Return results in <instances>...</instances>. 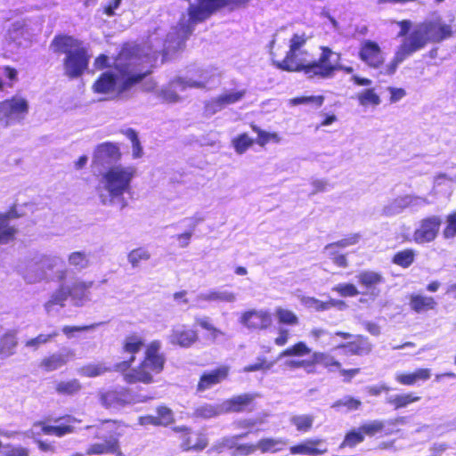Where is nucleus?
<instances>
[{
	"mask_svg": "<svg viewBox=\"0 0 456 456\" xmlns=\"http://www.w3.org/2000/svg\"><path fill=\"white\" fill-rule=\"evenodd\" d=\"M420 400V396L416 395L414 393H407L402 395H395L387 400V403L395 409L399 410L405 408L408 405L417 403Z\"/></svg>",
	"mask_w": 456,
	"mask_h": 456,
	"instance_id": "nucleus-37",
	"label": "nucleus"
},
{
	"mask_svg": "<svg viewBox=\"0 0 456 456\" xmlns=\"http://www.w3.org/2000/svg\"><path fill=\"white\" fill-rule=\"evenodd\" d=\"M249 126L255 133H256V143L260 146H265L270 142H279L281 141L280 136L276 133L264 131L254 123H250Z\"/></svg>",
	"mask_w": 456,
	"mask_h": 456,
	"instance_id": "nucleus-41",
	"label": "nucleus"
},
{
	"mask_svg": "<svg viewBox=\"0 0 456 456\" xmlns=\"http://www.w3.org/2000/svg\"><path fill=\"white\" fill-rule=\"evenodd\" d=\"M358 101L362 105L377 106L380 103L379 96L375 93L373 88L364 90L358 94Z\"/></svg>",
	"mask_w": 456,
	"mask_h": 456,
	"instance_id": "nucleus-50",
	"label": "nucleus"
},
{
	"mask_svg": "<svg viewBox=\"0 0 456 456\" xmlns=\"http://www.w3.org/2000/svg\"><path fill=\"white\" fill-rule=\"evenodd\" d=\"M4 456H30V451L21 445L7 444Z\"/></svg>",
	"mask_w": 456,
	"mask_h": 456,
	"instance_id": "nucleus-60",
	"label": "nucleus"
},
{
	"mask_svg": "<svg viewBox=\"0 0 456 456\" xmlns=\"http://www.w3.org/2000/svg\"><path fill=\"white\" fill-rule=\"evenodd\" d=\"M21 216L22 215L18 212L16 205H12L6 212L0 213V220L7 223H9L11 219H17Z\"/></svg>",
	"mask_w": 456,
	"mask_h": 456,
	"instance_id": "nucleus-64",
	"label": "nucleus"
},
{
	"mask_svg": "<svg viewBox=\"0 0 456 456\" xmlns=\"http://www.w3.org/2000/svg\"><path fill=\"white\" fill-rule=\"evenodd\" d=\"M136 175V168L133 166L121 165L108 168L102 175L104 188L111 199H119L131 191V183Z\"/></svg>",
	"mask_w": 456,
	"mask_h": 456,
	"instance_id": "nucleus-7",
	"label": "nucleus"
},
{
	"mask_svg": "<svg viewBox=\"0 0 456 456\" xmlns=\"http://www.w3.org/2000/svg\"><path fill=\"white\" fill-rule=\"evenodd\" d=\"M28 112V104L24 98L12 96L0 102V123L4 126L20 122Z\"/></svg>",
	"mask_w": 456,
	"mask_h": 456,
	"instance_id": "nucleus-8",
	"label": "nucleus"
},
{
	"mask_svg": "<svg viewBox=\"0 0 456 456\" xmlns=\"http://www.w3.org/2000/svg\"><path fill=\"white\" fill-rule=\"evenodd\" d=\"M277 322L281 326L294 327L299 324V317L290 309L277 306L274 310Z\"/></svg>",
	"mask_w": 456,
	"mask_h": 456,
	"instance_id": "nucleus-36",
	"label": "nucleus"
},
{
	"mask_svg": "<svg viewBox=\"0 0 456 456\" xmlns=\"http://www.w3.org/2000/svg\"><path fill=\"white\" fill-rule=\"evenodd\" d=\"M431 378V370L428 368H417L413 371L398 372L395 376V381L406 387H413L420 382H426Z\"/></svg>",
	"mask_w": 456,
	"mask_h": 456,
	"instance_id": "nucleus-21",
	"label": "nucleus"
},
{
	"mask_svg": "<svg viewBox=\"0 0 456 456\" xmlns=\"http://www.w3.org/2000/svg\"><path fill=\"white\" fill-rule=\"evenodd\" d=\"M279 358H290L284 362L289 370H304L307 374L318 372L321 365L328 371H338L344 382L349 383L361 373V368L345 369L341 362L328 352L313 351L305 341H297L283 349Z\"/></svg>",
	"mask_w": 456,
	"mask_h": 456,
	"instance_id": "nucleus-3",
	"label": "nucleus"
},
{
	"mask_svg": "<svg viewBox=\"0 0 456 456\" xmlns=\"http://www.w3.org/2000/svg\"><path fill=\"white\" fill-rule=\"evenodd\" d=\"M132 142L134 159L141 158L142 155V148L136 131L133 128H127L122 132Z\"/></svg>",
	"mask_w": 456,
	"mask_h": 456,
	"instance_id": "nucleus-49",
	"label": "nucleus"
},
{
	"mask_svg": "<svg viewBox=\"0 0 456 456\" xmlns=\"http://www.w3.org/2000/svg\"><path fill=\"white\" fill-rule=\"evenodd\" d=\"M70 297L69 288L61 286L51 297L50 303L52 305H59L63 306L64 301Z\"/></svg>",
	"mask_w": 456,
	"mask_h": 456,
	"instance_id": "nucleus-57",
	"label": "nucleus"
},
{
	"mask_svg": "<svg viewBox=\"0 0 456 456\" xmlns=\"http://www.w3.org/2000/svg\"><path fill=\"white\" fill-rule=\"evenodd\" d=\"M195 322L200 328L209 332V338L212 340H216L218 337L224 335L223 331L215 327L208 317L196 318Z\"/></svg>",
	"mask_w": 456,
	"mask_h": 456,
	"instance_id": "nucleus-51",
	"label": "nucleus"
},
{
	"mask_svg": "<svg viewBox=\"0 0 456 456\" xmlns=\"http://www.w3.org/2000/svg\"><path fill=\"white\" fill-rule=\"evenodd\" d=\"M314 417L311 414L295 415L290 418V423L301 433L309 432L314 426Z\"/></svg>",
	"mask_w": 456,
	"mask_h": 456,
	"instance_id": "nucleus-39",
	"label": "nucleus"
},
{
	"mask_svg": "<svg viewBox=\"0 0 456 456\" xmlns=\"http://www.w3.org/2000/svg\"><path fill=\"white\" fill-rule=\"evenodd\" d=\"M161 342L152 340L146 346L139 363L128 370L119 372L123 380L128 384L149 385L155 381V376L159 375L165 369L167 358L161 352Z\"/></svg>",
	"mask_w": 456,
	"mask_h": 456,
	"instance_id": "nucleus-6",
	"label": "nucleus"
},
{
	"mask_svg": "<svg viewBox=\"0 0 456 456\" xmlns=\"http://www.w3.org/2000/svg\"><path fill=\"white\" fill-rule=\"evenodd\" d=\"M287 441L282 438L263 437L256 443V451L261 453H277L282 451Z\"/></svg>",
	"mask_w": 456,
	"mask_h": 456,
	"instance_id": "nucleus-29",
	"label": "nucleus"
},
{
	"mask_svg": "<svg viewBox=\"0 0 456 456\" xmlns=\"http://www.w3.org/2000/svg\"><path fill=\"white\" fill-rule=\"evenodd\" d=\"M340 59L341 53H334L332 49L328 46L318 79L331 78L337 71L352 74L354 72L353 67L342 65L339 62Z\"/></svg>",
	"mask_w": 456,
	"mask_h": 456,
	"instance_id": "nucleus-17",
	"label": "nucleus"
},
{
	"mask_svg": "<svg viewBox=\"0 0 456 456\" xmlns=\"http://www.w3.org/2000/svg\"><path fill=\"white\" fill-rule=\"evenodd\" d=\"M112 368L103 362H88L77 369V373L82 378L94 379L109 373Z\"/></svg>",
	"mask_w": 456,
	"mask_h": 456,
	"instance_id": "nucleus-28",
	"label": "nucleus"
},
{
	"mask_svg": "<svg viewBox=\"0 0 456 456\" xmlns=\"http://www.w3.org/2000/svg\"><path fill=\"white\" fill-rule=\"evenodd\" d=\"M358 57L365 65L373 69L382 68L385 63V56L380 45L370 39L361 42Z\"/></svg>",
	"mask_w": 456,
	"mask_h": 456,
	"instance_id": "nucleus-14",
	"label": "nucleus"
},
{
	"mask_svg": "<svg viewBox=\"0 0 456 456\" xmlns=\"http://www.w3.org/2000/svg\"><path fill=\"white\" fill-rule=\"evenodd\" d=\"M203 299L207 301L232 302L235 296L232 292L210 291L203 296Z\"/></svg>",
	"mask_w": 456,
	"mask_h": 456,
	"instance_id": "nucleus-56",
	"label": "nucleus"
},
{
	"mask_svg": "<svg viewBox=\"0 0 456 456\" xmlns=\"http://www.w3.org/2000/svg\"><path fill=\"white\" fill-rule=\"evenodd\" d=\"M139 47L129 43L123 44L120 51L114 58V69L102 72L92 85V90L96 94L105 96V100H116L132 87L141 84L152 73L151 69L135 70L129 63L119 61H129L138 53Z\"/></svg>",
	"mask_w": 456,
	"mask_h": 456,
	"instance_id": "nucleus-2",
	"label": "nucleus"
},
{
	"mask_svg": "<svg viewBox=\"0 0 456 456\" xmlns=\"http://www.w3.org/2000/svg\"><path fill=\"white\" fill-rule=\"evenodd\" d=\"M240 322L251 330H265L273 324V317L266 310H248L242 313Z\"/></svg>",
	"mask_w": 456,
	"mask_h": 456,
	"instance_id": "nucleus-16",
	"label": "nucleus"
},
{
	"mask_svg": "<svg viewBox=\"0 0 456 456\" xmlns=\"http://www.w3.org/2000/svg\"><path fill=\"white\" fill-rule=\"evenodd\" d=\"M18 346L16 332L8 330L0 336V357L6 358L15 354Z\"/></svg>",
	"mask_w": 456,
	"mask_h": 456,
	"instance_id": "nucleus-31",
	"label": "nucleus"
},
{
	"mask_svg": "<svg viewBox=\"0 0 456 456\" xmlns=\"http://www.w3.org/2000/svg\"><path fill=\"white\" fill-rule=\"evenodd\" d=\"M341 297H356L359 290L353 283H338L332 288Z\"/></svg>",
	"mask_w": 456,
	"mask_h": 456,
	"instance_id": "nucleus-54",
	"label": "nucleus"
},
{
	"mask_svg": "<svg viewBox=\"0 0 456 456\" xmlns=\"http://www.w3.org/2000/svg\"><path fill=\"white\" fill-rule=\"evenodd\" d=\"M273 362L268 361L265 357L257 358L256 362L245 366L244 370L253 372L258 370H268L273 366Z\"/></svg>",
	"mask_w": 456,
	"mask_h": 456,
	"instance_id": "nucleus-55",
	"label": "nucleus"
},
{
	"mask_svg": "<svg viewBox=\"0 0 456 456\" xmlns=\"http://www.w3.org/2000/svg\"><path fill=\"white\" fill-rule=\"evenodd\" d=\"M359 240V235L358 234H353L349 237L344 238L340 240L330 243L326 246L327 248H333V247H339V248H345L351 245H354Z\"/></svg>",
	"mask_w": 456,
	"mask_h": 456,
	"instance_id": "nucleus-62",
	"label": "nucleus"
},
{
	"mask_svg": "<svg viewBox=\"0 0 456 456\" xmlns=\"http://www.w3.org/2000/svg\"><path fill=\"white\" fill-rule=\"evenodd\" d=\"M58 336V331H53L49 334H38L37 337L28 339L25 342V346L37 350L41 345L52 341Z\"/></svg>",
	"mask_w": 456,
	"mask_h": 456,
	"instance_id": "nucleus-46",
	"label": "nucleus"
},
{
	"mask_svg": "<svg viewBox=\"0 0 456 456\" xmlns=\"http://www.w3.org/2000/svg\"><path fill=\"white\" fill-rule=\"evenodd\" d=\"M145 399H135L128 388L108 389L99 392L98 401L107 410L125 407L127 404L136 402H143Z\"/></svg>",
	"mask_w": 456,
	"mask_h": 456,
	"instance_id": "nucleus-12",
	"label": "nucleus"
},
{
	"mask_svg": "<svg viewBox=\"0 0 456 456\" xmlns=\"http://www.w3.org/2000/svg\"><path fill=\"white\" fill-rule=\"evenodd\" d=\"M220 413L216 406L211 404H204L195 410L196 416L203 419H210Z\"/></svg>",
	"mask_w": 456,
	"mask_h": 456,
	"instance_id": "nucleus-59",
	"label": "nucleus"
},
{
	"mask_svg": "<svg viewBox=\"0 0 456 456\" xmlns=\"http://www.w3.org/2000/svg\"><path fill=\"white\" fill-rule=\"evenodd\" d=\"M142 419L145 424L155 427H167L175 422L173 411L166 405L158 406L156 415H146Z\"/></svg>",
	"mask_w": 456,
	"mask_h": 456,
	"instance_id": "nucleus-26",
	"label": "nucleus"
},
{
	"mask_svg": "<svg viewBox=\"0 0 456 456\" xmlns=\"http://www.w3.org/2000/svg\"><path fill=\"white\" fill-rule=\"evenodd\" d=\"M17 229L9 223L0 220V244H7L15 239Z\"/></svg>",
	"mask_w": 456,
	"mask_h": 456,
	"instance_id": "nucleus-47",
	"label": "nucleus"
},
{
	"mask_svg": "<svg viewBox=\"0 0 456 456\" xmlns=\"http://www.w3.org/2000/svg\"><path fill=\"white\" fill-rule=\"evenodd\" d=\"M232 143L234 151L238 154H243L254 144V140L251 139L246 133H243L234 137L232 140Z\"/></svg>",
	"mask_w": 456,
	"mask_h": 456,
	"instance_id": "nucleus-44",
	"label": "nucleus"
},
{
	"mask_svg": "<svg viewBox=\"0 0 456 456\" xmlns=\"http://www.w3.org/2000/svg\"><path fill=\"white\" fill-rule=\"evenodd\" d=\"M328 452L323 440L319 438L305 439L301 443L289 447V452L292 455H323Z\"/></svg>",
	"mask_w": 456,
	"mask_h": 456,
	"instance_id": "nucleus-20",
	"label": "nucleus"
},
{
	"mask_svg": "<svg viewBox=\"0 0 456 456\" xmlns=\"http://www.w3.org/2000/svg\"><path fill=\"white\" fill-rule=\"evenodd\" d=\"M385 422L382 420L375 419L370 422L363 423L360 426L361 430L365 436H374L381 434L385 430Z\"/></svg>",
	"mask_w": 456,
	"mask_h": 456,
	"instance_id": "nucleus-43",
	"label": "nucleus"
},
{
	"mask_svg": "<svg viewBox=\"0 0 456 456\" xmlns=\"http://www.w3.org/2000/svg\"><path fill=\"white\" fill-rule=\"evenodd\" d=\"M442 219L438 216L434 215L423 217L413 231V241L420 245L435 241L439 234Z\"/></svg>",
	"mask_w": 456,
	"mask_h": 456,
	"instance_id": "nucleus-11",
	"label": "nucleus"
},
{
	"mask_svg": "<svg viewBox=\"0 0 456 456\" xmlns=\"http://www.w3.org/2000/svg\"><path fill=\"white\" fill-rule=\"evenodd\" d=\"M108 453L114 454L115 456H125L117 438L110 439L105 443L92 444L86 450V454L88 456Z\"/></svg>",
	"mask_w": 456,
	"mask_h": 456,
	"instance_id": "nucleus-25",
	"label": "nucleus"
},
{
	"mask_svg": "<svg viewBox=\"0 0 456 456\" xmlns=\"http://www.w3.org/2000/svg\"><path fill=\"white\" fill-rule=\"evenodd\" d=\"M438 303L434 297L421 293H412L409 296V306L416 314L436 311Z\"/></svg>",
	"mask_w": 456,
	"mask_h": 456,
	"instance_id": "nucleus-23",
	"label": "nucleus"
},
{
	"mask_svg": "<svg viewBox=\"0 0 456 456\" xmlns=\"http://www.w3.org/2000/svg\"><path fill=\"white\" fill-rule=\"evenodd\" d=\"M69 262L71 265L80 269L86 268L88 265L86 255L82 251H75L69 254Z\"/></svg>",
	"mask_w": 456,
	"mask_h": 456,
	"instance_id": "nucleus-58",
	"label": "nucleus"
},
{
	"mask_svg": "<svg viewBox=\"0 0 456 456\" xmlns=\"http://www.w3.org/2000/svg\"><path fill=\"white\" fill-rule=\"evenodd\" d=\"M233 447L232 436H224L221 440L217 441L211 448V450L216 453H222L226 450H230Z\"/></svg>",
	"mask_w": 456,
	"mask_h": 456,
	"instance_id": "nucleus-61",
	"label": "nucleus"
},
{
	"mask_svg": "<svg viewBox=\"0 0 456 456\" xmlns=\"http://www.w3.org/2000/svg\"><path fill=\"white\" fill-rule=\"evenodd\" d=\"M255 397V395L249 393L232 396L223 402L222 411L226 413L251 411L254 409Z\"/></svg>",
	"mask_w": 456,
	"mask_h": 456,
	"instance_id": "nucleus-19",
	"label": "nucleus"
},
{
	"mask_svg": "<svg viewBox=\"0 0 456 456\" xmlns=\"http://www.w3.org/2000/svg\"><path fill=\"white\" fill-rule=\"evenodd\" d=\"M324 102V96L322 95H313V96H298L295 98H291L289 100V104L296 106L300 104H309L313 103L317 107H321Z\"/></svg>",
	"mask_w": 456,
	"mask_h": 456,
	"instance_id": "nucleus-52",
	"label": "nucleus"
},
{
	"mask_svg": "<svg viewBox=\"0 0 456 456\" xmlns=\"http://www.w3.org/2000/svg\"><path fill=\"white\" fill-rule=\"evenodd\" d=\"M199 340V333L196 330L183 326L174 329L170 335V343L181 347H191Z\"/></svg>",
	"mask_w": 456,
	"mask_h": 456,
	"instance_id": "nucleus-22",
	"label": "nucleus"
},
{
	"mask_svg": "<svg viewBox=\"0 0 456 456\" xmlns=\"http://www.w3.org/2000/svg\"><path fill=\"white\" fill-rule=\"evenodd\" d=\"M291 338L289 330L284 327L278 330V336L274 338L273 342L277 346H284L288 344Z\"/></svg>",
	"mask_w": 456,
	"mask_h": 456,
	"instance_id": "nucleus-63",
	"label": "nucleus"
},
{
	"mask_svg": "<svg viewBox=\"0 0 456 456\" xmlns=\"http://www.w3.org/2000/svg\"><path fill=\"white\" fill-rule=\"evenodd\" d=\"M55 423L61 422L58 425H51L50 419H45L35 422L34 426L39 427L41 433L45 436H54L62 437L64 436L75 432V424L80 423L81 420L77 419L70 414H64L54 419Z\"/></svg>",
	"mask_w": 456,
	"mask_h": 456,
	"instance_id": "nucleus-9",
	"label": "nucleus"
},
{
	"mask_svg": "<svg viewBox=\"0 0 456 456\" xmlns=\"http://www.w3.org/2000/svg\"><path fill=\"white\" fill-rule=\"evenodd\" d=\"M68 362L67 354L53 353L43 357L38 362V368L43 372H52L62 368Z\"/></svg>",
	"mask_w": 456,
	"mask_h": 456,
	"instance_id": "nucleus-27",
	"label": "nucleus"
},
{
	"mask_svg": "<svg viewBox=\"0 0 456 456\" xmlns=\"http://www.w3.org/2000/svg\"><path fill=\"white\" fill-rule=\"evenodd\" d=\"M54 389L60 395L74 396L81 392L83 386L77 379H71L59 381Z\"/></svg>",
	"mask_w": 456,
	"mask_h": 456,
	"instance_id": "nucleus-32",
	"label": "nucleus"
},
{
	"mask_svg": "<svg viewBox=\"0 0 456 456\" xmlns=\"http://www.w3.org/2000/svg\"><path fill=\"white\" fill-rule=\"evenodd\" d=\"M94 285V281H78L72 284L69 288L70 297L75 300H83L87 297L89 289Z\"/></svg>",
	"mask_w": 456,
	"mask_h": 456,
	"instance_id": "nucleus-42",
	"label": "nucleus"
},
{
	"mask_svg": "<svg viewBox=\"0 0 456 456\" xmlns=\"http://www.w3.org/2000/svg\"><path fill=\"white\" fill-rule=\"evenodd\" d=\"M230 374V367L227 365H220L215 369L205 370L200 376L196 386V391L199 393L211 389L225 381Z\"/></svg>",
	"mask_w": 456,
	"mask_h": 456,
	"instance_id": "nucleus-15",
	"label": "nucleus"
},
{
	"mask_svg": "<svg viewBox=\"0 0 456 456\" xmlns=\"http://www.w3.org/2000/svg\"><path fill=\"white\" fill-rule=\"evenodd\" d=\"M246 95V90H239L235 92H226L222 94L212 100V104L218 110L223 109L227 105L236 103L242 100Z\"/></svg>",
	"mask_w": 456,
	"mask_h": 456,
	"instance_id": "nucleus-35",
	"label": "nucleus"
},
{
	"mask_svg": "<svg viewBox=\"0 0 456 456\" xmlns=\"http://www.w3.org/2000/svg\"><path fill=\"white\" fill-rule=\"evenodd\" d=\"M357 281L367 290H373L379 284L383 283L385 279L379 272L365 270L358 273Z\"/></svg>",
	"mask_w": 456,
	"mask_h": 456,
	"instance_id": "nucleus-30",
	"label": "nucleus"
},
{
	"mask_svg": "<svg viewBox=\"0 0 456 456\" xmlns=\"http://www.w3.org/2000/svg\"><path fill=\"white\" fill-rule=\"evenodd\" d=\"M416 256L417 252L414 248H406L395 252L391 262L403 269H407L415 262Z\"/></svg>",
	"mask_w": 456,
	"mask_h": 456,
	"instance_id": "nucleus-33",
	"label": "nucleus"
},
{
	"mask_svg": "<svg viewBox=\"0 0 456 456\" xmlns=\"http://www.w3.org/2000/svg\"><path fill=\"white\" fill-rule=\"evenodd\" d=\"M249 432L237 434L232 436L233 447L231 449V456H249L256 452V444L245 443L239 444L237 440L246 437Z\"/></svg>",
	"mask_w": 456,
	"mask_h": 456,
	"instance_id": "nucleus-34",
	"label": "nucleus"
},
{
	"mask_svg": "<svg viewBox=\"0 0 456 456\" xmlns=\"http://www.w3.org/2000/svg\"><path fill=\"white\" fill-rule=\"evenodd\" d=\"M175 433L180 434L181 447L185 452H201L207 448L208 439L201 432L193 433L191 428L176 426L172 428Z\"/></svg>",
	"mask_w": 456,
	"mask_h": 456,
	"instance_id": "nucleus-13",
	"label": "nucleus"
},
{
	"mask_svg": "<svg viewBox=\"0 0 456 456\" xmlns=\"http://www.w3.org/2000/svg\"><path fill=\"white\" fill-rule=\"evenodd\" d=\"M309 302L311 303L312 306L319 312L326 311L331 307H341L344 306L346 304L342 300H337V299H330L328 301H321L319 299H316L314 297H311L309 299Z\"/></svg>",
	"mask_w": 456,
	"mask_h": 456,
	"instance_id": "nucleus-48",
	"label": "nucleus"
},
{
	"mask_svg": "<svg viewBox=\"0 0 456 456\" xmlns=\"http://www.w3.org/2000/svg\"><path fill=\"white\" fill-rule=\"evenodd\" d=\"M308 40L305 33H294L289 41V49L282 60H273V65L286 72L304 73L308 78H319L328 46L319 47L321 53L316 60L305 49Z\"/></svg>",
	"mask_w": 456,
	"mask_h": 456,
	"instance_id": "nucleus-4",
	"label": "nucleus"
},
{
	"mask_svg": "<svg viewBox=\"0 0 456 456\" xmlns=\"http://www.w3.org/2000/svg\"><path fill=\"white\" fill-rule=\"evenodd\" d=\"M365 437L360 427L357 428L350 429L346 433L344 439L342 440L339 448H354L357 444L362 443Z\"/></svg>",
	"mask_w": 456,
	"mask_h": 456,
	"instance_id": "nucleus-40",
	"label": "nucleus"
},
{
	"mask_svg": "<svg viewBox=\"0 0 456 456\" xmlns=\"http://www.w3.org/2000/svg\"><path fill=\"white\" fill-rule=\"evenodd\" d=\"M335 349L343 350L350 355L366 356L371 354L373 345L368 337L356 334L350 341L337 345Z\"/></svg>",
	"mask_w": 456,
	"mask_h": 456,
	"instance_id": "nucleus-18",
	"label": "nucleus"
},
{
	"mask_svg": "<svg viewBox=\"0 0 456 456\" xmlns=\"http://www.w3.org/2000/svg\"><path fill=\"white\" fill-rule=\"evenodd\" d=\"M397 24L400 27L398 37H405V39L400 45L392 61L387 65L386 75L395 74L401 62L425 48L428 44L441 43L451 38L454 34L452 25L445 23L440 17L424 20L411 31L412 23L410 20H400Z\"/></svg>",
	"mask_w": 456,
	"mask_h": 456,
	"instance_id": "nucleus-1",
	"label": "nucleus"
},
{
	"mask_svg": "<svg viewBox=\"0 0 456 456\" xmlns=\"http://www.w3.org/2000/svg\"><path fill=\"white\" fill-rule=\"evenodd\" d=\"M50 46L55 53L64 54L63 70L69 79L80 77L88 70L91 53L82 40L71 35L57 34Z\"/></svg>",
	"mask_w": 456,
	"mask_h": 456,
	"instance_id": "nucleus-5",
	"label": "nucleus"
},
{
	"mask_svg": "<svg viewBox=\"0 0 456 456\" xmlns=\"http://www.w3.org/2000/svg\"><path fill=\"white\" fill-rule=\"evenodd\" d=\"M444 239H453L456 237V212H451L446 216V224L443 230Z\"/></svg>",
	"mask_w": 456,
	"mask_h": 456,
	"instance_id": "nucleus-53",
	"label": "nucleus"
},
{
	"mask_svg": "<svg viewBox=\"0 0 456 456\" xmlns=\"http://www.w3.org/2000/svg\"><path fill=\"white\" fill-rule=\"evenodd\" d=\"M122 153L117 143L111 142H105L100 143L96 147L94 159L102 164L107 162H118L121 159Z\"/></svg>",
	"mask_w": 456,
	"mask_h": 456,
	"instance_id": "nucleus-24",
	"label": "nucleus"
},
{
	"mask_svg": "<svg viewBox=\"0 0 456 456\" xmlns=\"http://www.w3.org/2000/svg\"><path fill=\"white\" fill-rule=\"evenodd\" d=\"M145 346L143 338L136 333L127 335L121 346V352L126 354L129 357L124 361L115 363L113 370L117 372L128 370L136 360V355Z\"/></svg>",
	"mask_w": 456,
	"mask_h": 456,
	"instance_id": "nucleus-10",
	"label": "nucleus"
},
{
	"mask_svg": "<svg viewBox=\"0 0 456 456\" xmlns=\"http://www.w3.org/2000/svg\"><path fill=\"white\" fill-rule=\"evenodd\" d=\"M150 252L144 248H137L128 253L127 258L133 267H137L142 262L149 260Z\"/></svg>",
	"mask_w": 456,
	"mask_h": 456,
	"instance_id": "nucleus-45",
	"label": "nucleus"
},
{
	"mask_svg": "<svg viewBox=\"0 0 456 456\" xmlns=\"http://www.w3.org/2000/svg\"><path fill=\"white\" fill-rule=\"evenodd\" d=\"M362 401L351 395L344 396L332 403L331 408L337 411L346 410V411H357L362 407Z\"/></svg>",
	"mask_w": 456,
	"mask_h": 456,
	"instance_id": "nucleus-38",
	"label": "nucleus"
}]
</instances>
